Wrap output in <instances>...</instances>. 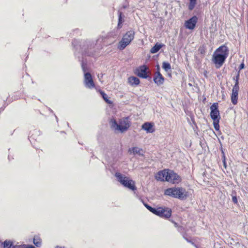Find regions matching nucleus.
<instances>
[{
  "mask_svg": "<svg viewBox=\"0 0 248 248\" xmlns=\"http://www.w3.org/2000/svg\"><path fill=\"white\" fill-rule=\"evenodd\" d=\"M157 69H158V70H159V65H157Z\"/></svg>",
  "mask_w": 248,
  "mask_h": 248,
  "instance_id": "72a5a7b5",
  "label": "nucleus"
},
{
  "mask_svg": "<svg viewBox=\"0 0 248 248\" xmlns=\"http://www.w3.org/2000/svg\"><path fill=\"white\" fill-rule=\"evenodd\" d=\"M141 128L148 133H152L155 131L154 124L149 122L143 124Z\"/></svg>",
  "mask_w": 248,
  "mask_h": 248,
  "instance_id": "4468645a",
  "label": "nucleus"
},
{
  "mask_svg": "<svg viewBox=\"0 0 248 248\" xmlns=\"http://www.w3.org/2000/svg\"><path fill=\"white\" fill-rule=\"evenodd\" d=\"M111 127L115 130L124 133L130 127V122L127 118H123L120 120L118 124L115 120L110 121Z\"/></svg>",
  "mask_w": 248,
  "mask_h": 248,
  "instance_id": "7ed1b4c3",
  "label": "nucleus"
},
{
  "mask_svg": "<svg viewBox=\"0 0 248 248\" xmlns=\"http://www.w3.org/2000/svg\"><path fill=\"white\" fill-rule=\"evenodd\" d=\"M197 17L196 16H194L189 20L186 21L185 23V26L186 28L193 30L196 25V24L197 22Z\"/></svg>",
  "mask_w": 248,
  "mask_h": 248,
  "instance_id": "f8f14e48",
  "label": "nucleus"
},
{
  "mask_svg": "<svg viewBox=\"0 0 248 248\" xmlns=\"http://www.w3.org/2000/svg\"><path fill=\"white\" fill-rule=\"evenodd\" d=\"M84 82L86 87L88 88L91 89L95 87L92 75L90 73H85Z\"/></svg>",
  "mask_w": 248,
  "mask_h": 248,
  "instance_id": "1a4fd4ad",
  "label": "nucleus"
},
{
  "mask_svg": "<svg viewBox=\"0 0 248 248\" xmlns=\"http://www.w3.org/2000/svg\"><path fill=\"white\" fill-rule=\"evenodd\" d=\"M232 202L234 203H236L237 204V202H238V201H237V197L236 196H233L232 198Z\"/></svg>",
  "mask_w": 248,
  "mask_h": 248,
  "instance_id": "bb28decb",
  "label": "nucleus"
},
{
  "mask_svg": "<svg viewBox=\"0 0 248 248\" xmlns=\"http://www.w3.org/2000/svg\"><path fill=\"white\" fill-rule=\"evenodd\" d=\"M135 32L133 31H127L119 42L118 48L120 50H123L128 46L134 38Z\"/></svg>",
  "mask_w": 248,
  "mask_h": 248,
  "instance_id": "39448f33",
  "label": "nucleus"
},
{
  "mask_svg": "<svg viewBox=\"0 0 248 248\" xmlns=\"http://www.w3.org/2000/svg\"><path fill=\"white\" fill-rule=\"evenodd\" d=\"M239 73H238L236 77V79H235V84L234 85H236V84H237V86H239V82H238V80H239Z\"/></svg>",
  "mask_w": 248,
  "mask_h": 248,
  "instance_id": "a878e982",
  "label": "nucleus"
},
{
  "mask_svg": "<svg viewBox=\"0 0 248 248\" xmlns=\"http://www.w3.org/2000/svg\"><path fill=\"white\" fill-rule=\"evenodd\" d=\"M210 116L213 120H220V116L218 109V104L217 103H214L210 107Z\"/></svg>",
  "mask_w": 248,
  "mask_h": 248,
  "instance_id": "6e6552de",
  "label": "nucleus"
},
{
  "mask_svg": "<svg viewBox=\"0 0 248 248\" xmlns=\"http://www.w3.org/2000/svg\"><path fill=\"white\" fill-rule=\"evenodd\" d=\"M120 20H121V15H120V16H119V22H120Z\"/></svg>",
  "mask_w": 248,
  "mask_h": 248,
  "instance_id": "2f4dec72",
  "label": "nucleus"
},
{
  "mask_svg": "<svg viewBox=\"0 0 248 248\" xmlns=\"http://www.w3.org/2000/svg\"><path fill=\"white\" fill-rule=\"evenodd\" d=\"M128 152L130 154H132L133 155L138 154L142 156L144 155V151L142 148H140L138 147H134L133 148H129L128 149Z\"/></svg>",
  "mask_w": 248,
  "mask_h": 248,
  "instance_id": "2eb2a0df",
  "label": "nucleus"
},
{
  "mask_svg": "<svg viewBox=\"0 0 248 248\" xmlns=\"http://www.w3.org/2000/svg\"><path fill=\"white\" fill-rule=\"evenodd\" d=\"M147 69L148 67L146 65H142L137 70L136 74L140 78H148Z\"/></svg>",
  "mask_w": 248,
  "mask_h": 248,
  "instance_id": "9b49d317",
  "label": "nucleus"
},
{
  "mask_svg": "<svg viewBox=\"0 0 248 248\" xmlns=\"http://www.w3.org/2000/svg\"><path fill=\"white\" fill-rule=\"evenodd\" d=\"M3 247L4 248H15L14 246L12 245V243L10 242L7 241H5L4 242Z\"/></svg>",
  "mask_w": 248,
  "mask_h": 248,
  "instance_id": "5701e85b",
  "label": "nucleus"
},
{
  "mask_svg": "<svg viewBox=\"0 0 248 248\" xmlns=\"http://www.w3.org/2000/svg\"><path fill=\"white\" fill-rule=\"evenodd\" d=\"M56 248H62V247H60L57 246Z\"/></svg>",
  "mask_w": 248,
  "mask_h": 248,
  "instance_id": "473e14b6",
  "label": "nucleus"
},
{
  "mask_svg": "<svg viewBox=\"0 0 248 248\" xmlns=\"http://www.w3.org/2000/svg\"><path fill=\"white\" fill-rule=\"evenodd\" d=\"M100 93L101 95H102V97L104 99V100L108 103V104H111L112 102L109 100L108 98V95L107 94H106L104 92L100 91Z\"/></svg>",
  "mask_w": 248,
  "mask_h": 248,
  "instance_id": "4be33fe9",
  "label": "nucleus"
},
{
  "mask_svg": "<svg viewBox=\"0 0 248 248\" xmlns=\"http://www.w3.org/2000/svg\"><path fill=\"white\" fill-rule=\"evenodd\" d=\"M244 64L243 63H242L240 65V66H239L240 69H242L243 68H244Z\"/></svg>",
  "mask_w": 248,
  "mask_h": 248,
  "instance_id": "c756f323",
  "label": "nucleus"
},
{
  "mask_svg": "<svg viewBox=\"0 0 248 248\" xmlns=\"http://www.w3.org/2000/svg\"><path fill=\"white\" fill-rule=\"evenodd\" d=\"M154 214L162 217L169 218L171 215V210L168 208L160 207L156 208Z\"/></svg>",
  "mask_w": 248,
  "mask_h": 248,
  "instance_id": "423d86ee",
  "label": "nucleus"
},
{
  "mask_svg": "<svg viewBox=\"0 0 248 248\" xmlns=\"http://www.w3.org/2000/svg\"><path fill=\"white\" fill-rule=\"evenodd\" d=\"M162 46L163 45L156 43L155 46L151 49L150 52L152 54L156 53L160 50Z\"/></svg>",
  "mask_w": 248,
  "mask_h": 248,
  "instance_id": "a211bd4d",
  "label": "nucleus"
},
{
  "mask_svg": "<svg viewBox=\"0 0 248 248\" xmlns=\"http://www.w3.org/2000/svg\"><path fill=\"white\" fill-rule=\"evenodd\" d=\"M239 90V86H237V84L234 85L233 87L231 95V101L233 105H236L237 103Z\"/></svg>",
  "mask_w": 248,
  "mask_h": 248,
  "instance_id": "9d476101",
  "label": "nucleus"
},
{
  "mask_svg": "<svg viewBox=\"0 0 248 248\" xmlns=\"http://www.w3.org/2000/svg\"><path fill=\"white\" fill-rule=\"evenodd\" d=\"M164 194L180 200H186L191 195L189 191L182 187L169 188L165 190Z\"/></svg>",
  "mask_w": 248,
  "mask_h": 248,
  "instance_id": "f03ea898",
  "label": "nucleus"
},
{
  "mask_svg": "<svg viewBox=\"0 0 248 248\" xmlns=\"http://www.w3.org/2000/svg\"><path fill=\"white\" fill-rule=\"evenodd\" d=\"M154 81L158 86L161 85L164 83V78L159 71L156 72Z\"/></svg>",
  "mask_w": 248,
  "mask_h": 248,
  "instance_id": "dca6fc26",
  "label": "nucleus"
},
{
  "mask_svg": "<svg viewBox=\"0 0 248 248\" xmlns=\"http://www.w3.org/2000/svg\"><path fill=\"white\" fill-rule=\"evenodd\" d=\"M216 54H218L225 56V58H227L228 55V47L225 46H221L219 47H218L214 53Z\"/></svg>",
  "mask_w": 248,
  "mask_h": 248,
  "instance_id": "ddd939ff",
  "label": "nucleus"
},
{
  "mask_svg": "<svg viewBox=\"0 0 248 248\" xmlns=\"http://www.w3.org/2000/svg\"><path fill=\"white\" fill-rule=\"evenodd\" d=\"M162 68L167 72L171 71L170 64L168 62H164L162 63Z\"/></svg>",
  "mask_w": 248,
  "mask_h": 248,
  "instance_id": "6ab92c4d",
  "label": "nucleus"
},
{
  "mask_svg": "<svg viewBox=\"0 0 248 248\" xmlns=\"http://www.w3.org/2000/svg\"><path fill=\"white\" fill-rule=\"evenodd\" d=\"M156 179L157 180L166 181L172 184H178L181 181L180 176L173 170H164L159 171L156 176Z\"/></svg>",
  "mask_w": 248,
  "mask_h": 248,
  "instance_id": "f257e3e1",
  "label": "nucleus"
},
{
  "mask_svg": "<svg viewBox=\"0 0 248 248\" xmlns=\"http://www.w3.org/2000/svg\"><path fill=\"white\" fill-rule=\"evenodd\" d=\"M189 1L188 9L189 10H192L197 4V0H189Z\"/></svg>",
  "mask_w": 248,
  "mask_h": 248,
  "instance_id": "412c9836",
  "label": "nucleus"
},
{
  "mask_svg": "<svg viewBox=\"0 0 248 248\" xmlns=\"http://www.w3.org/2000/svg\"><path fill=\"white\" fill-rule=\"evenodd\" d=\"M140 79L135 77H130L128 78V83L132 86H136L140 84Z\"/></svg>",
  "mask_w": 248,
  "mask_h": 248,
  "instance_id": "f3484780",
  "label": "nucleus"
},
{
  "mask_svg": "<svg viewBox=\"0 0 248 248\" xmlns=\"http://www.w3.org/2000/svg\"><path fill=\"white\" fill-rule=\"evenodd\" d=\"M33 242L36 247H40L41 246L42 241L40 237L37 236L34 237Z\"/></svg>",
  "mask_w": 248,
  "mask_h": 248,
  "instance_id": "aec40b11",
  "label": "nucleus"
},
{
  "mask_svg": "<svg viewBox=\"0 0 248 248\" xmlns=\"http://www.w3.org/2000/svg\"><path fill=\"white\" fill-rule=\"evenodd\" d=\"M144 205L147 208V209H148L150 212L154 214L156 208H154L147 204H144Z\"/></svg>",
  "mask_w": 248,
  "mask_h": 248,
  "instance_id": "393cba45",
  "label": "nucleus"
},
{
  "mask_svg": "<svg viewBox=\"0 0 248 248\" xmlns=\"http://www.w3.org/2000/svg\"><path fill=\"white\" fill-rule=\"evenodd\" d=\"M24 248H35V247L31 245H26Z\"/></svg>",
  "mask_w": 248,
  "mask_h": 248,
  "instance_id": "cd10ccee",
  "label": "nucleus"
},
{
  "mask_svg": "<svg viewBox=\"0 0 248 248\" xmlns=\"http://www.w3.org/2000/svg\"><path fill=\"white\" fill-rule=\"evenodd\" d=\"M219 120H213L214 126L215 129L217 131H218L219 129Z\"/></svg>",
  "mask_w": 248,
  "mask_h": 248,
  "instance_id": "b1692460",
  "label": "nucleus"
},
{
  "mask_svg": "<svg viewBox=\"0 0 248 248\" xmlns=\"http://www.w3.org/2000/svg\"><path fill=\"white\" fill-rule=\"evenodd\" d=\"M82 69H83V71H84V72H85L86 70H85V68H84L83 66H82Z\"/></svg>",
  "mask_w": 248,
  "mask_h": 248,
  "instance_id": "7c9ffc66",
  "label": "nucleus"
},
{
  "mask_svg": "<svg viewBox=\"0 0 248 248\" xmlns=\"http://www.w3.org/2000/svg\"><path fill=\"white\" fill-rule=\"evenodd\" d=\"M223 158H224V159H223V165H224V167L226 168V162H225V156L224 155H223Z\"/></svg>",
  "mask_w": 248,
  "mask_h": 248,
  "instance_id": "c85d7f7f",
  "label": "nucleus"
},
{
  "mask_svg": "<svg viewBox=\"0 0 248 248\" xmlns=\"http://www.w3.org/2000/svg\"><path fill=\"white\" fill-rule=\"evenodd\" d=\"M225 56H221L218 54H213L212 61L215 64L217 68H220L224 63L225 59Z\"/></svg>",
  "mask_w": 248,
  "mask_h": 248,
  "instance_id": "0eeeda50",
  "label": "nucleus"
},
{
  "mask_svg": "<svg viewBox=\"0 0 248 248\" xmlns=\"http://www.w3.org/2000/svg\"><path fill=\"white\" fill-rule=\"evenodd\" d=\"M115 175L118 178V181L124 186L132 190H136L135 183L133 180L119 172H116Z\"/></svg>",
  "mask_w": 248,
  "mask_h": 248,
  "instance_id": "20e7f679",
  "label": "nucleus"
}]
</instances>
